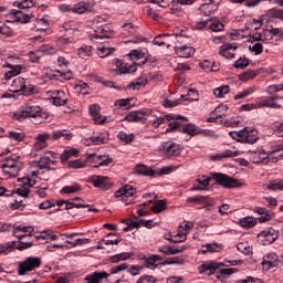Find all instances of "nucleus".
Returning <instances> with one entry per match:
<instances>
[{"label":"nucleus","instance_id":"nucleus-1","mask_svg":"<svg viewBox=\"0 0 283 283\" xmlns=\"http://www.w3.org/2000/svg\"><path fill=\"white\" fill-rule=\"evenodd\" d=\"M43 116V108L39 105L24 104L20 107L19 111L13 113V120H25V118H41Z\"/></svg>","mask_w":283,"mask_h":283},{"label":"nucleus","instance_id":"nucleus-2","mask_svg":"<svg viewBox=\"0 0 283 283\" xmlns=\"http://www.w3.org/2000/svg\"><path fill=\"white\" fill-rule=\"evenodd\" d=\"M1 169L4 176H8L9 178H17V176H19V171L23 169V163L19 160V156L12 155L2 163Z\"/></svg>","mask_w":283,"mask_h":283},{"label":"nucleus","instance_id":"nucleus-3","mask_svg":"<svg viewBox=\"0 0 283 283\" xmlns=\"http://www.w3.org/2000/svg\"><path fill=\"white\" fill-rule=\"evenodd\" d=\"M212 182H216L220 187H224V189H235L238 187H242V182H240L238 179L221 172H212Z\"/></svg>","mask_w":283,"mask_h":283},{"label":"nucleus","instance_id":"nucleus-4","mask_svg":"<svg viewBox=\"0 0 283 283\" xmlns=\"http://www.w3.org/2000/svg\"><path fill=\"white\" fill-rule=\"evenodd\" d=\"M41 266V258L28 256L18 265V275H25L30 271H34Z\"/></svg>","mask_w":283,"mask_h":283},{"label":"nucleus","instance_id":"nucleus-5","mask_svg":"<svg viewBox=\"0 0 283 283\" xmlns=\"http://www.w3.org/2000/svg\"><path fill=\"white\" fill-rule=\"evenodd\" d=\"M10 92H13V94L21 92L23 96H30V94H34V86L27 85L23 77H15L11 83Z\"/></svg>","mask_w":283,"mask_h":283},{"label":"nucleus","instance_id":"nucleus-6","mask_svg":"<svg viewBox=\"0 0 283 283\" xmlns=\"http://www.w3.org/2000/svg\"><path fill=\"white\" fill-rule=\"evenodd\" d=\"M114 63L116 67L119 70V74H134V72L138 70V65L140 67L145 65V63H147V57L142 59L138 63L133 62L132 64H127L122 60L115 59Z\"/></svg>","mask_w":283,"mask_h":283},{"label":"nucleus","instance_id":"nucleus-7","mask_svg":"<svg viewBox=\"0 0 283 283\" xmlns=\"http://www.w3.org/2000/svg\"><path fill=\"white\" fill-rule=\"evenodd\" d=\"M134 196H136V188L130 185H125L115 191V198H122V202H125V205H134V199L127 200V198H134Z\"/></svg>","mask_w":283,"mask_h":283},{"label":"nucleus","instance_id":"nucleus-8","mask_svg":"<svg viewBox=\"0 0 283 283\" xmlns=\"http://www.w3.org/2000/svg\"><path fill=\"white\" fill-rule=\"evenodd\" d=\"M158 150L164 156H180V146L174 142L161 143Z\"/></svg>","mask_w":283,"mask_h":283},{"label":"nucleus","instance_id":"nucleus-9","mask_svg":"<svg viewBox=\"0 0 283 283\" xmlns=\"http://www.w3.org/2000/svg\"><path fill=\"white\" fill-rule=\"evenodd\" d=\"M248 156L254 165H266L269 163V153L262 148L258 150H249Z\"/></svg>","mask_w":283,"mask_h":283},{"label":"nucleus","instance_id":"nucleus-10","mask_svg":"<svg viewBox=\"0 0 283 283\" xmlns=\"http://www.w3.org/2000/svg\"><path fill=\"white\" fill-rule=\"evenodd\" d=\"M87 182L90 185H93V187H95L96 189H108L109 185H112V181H109V177L98 175H93L88 177Z\"/></svg>","mask_w":283,"mask_h":283},{"label":"nucleus","instance_id":"nucleus-11","mask_svg":"<svg viewBox=\"0 0 283 283\" xmlns=\"http://www.w3.org/2000/svg\"><path fill=\"white\" fill-rule=\"evenodd\" d=\"M145 116H151V111L150 109L134 111V112H130L128 115H126L125 119L128 123H145V120H147Z\"/></svg>","mask_w":283,"mask_h":283},{"label":"nucleus","instance_id":"nucleus-12","mask_svg":"<svg viewBox=\"0 0 283 283\" xmlns=\"http://www.w3.org/2000/svg\"><path fill=\"white\" fill-rule=\"evenodd\" d=\"M7 17H10L11 21H17L19 23H30V20L32 19V14L23 13L21 10L11 9Z\"/></svg>","mask_w":283,"mask_h":283},{"label":"nucleus","instance_id":"nucleus-13","mask_svg":"<svg viewBox=\"0 0 283 283\" xmlns=\"http://www.w3.org/2000/svg\"><path fill=\"white\" fill-rule=\"evenodd\" d=\"M263 269L271 271V269H275L280 264V258L275 252H270L263 256V261L261 262Z\"/></svg>","mask_w":283,"mask_h":283},{"label":"nucleus","instance_id":"nucleus-14","mask_svg":"<svg viewBox=\"0 0 283 283\" xmlns=\"http://www.w3.org/2000/svg\"><path fill=\"white\" fill-rule=\"evenodd\" d=\"M87 160H92L93 163H96L93 167H107L112 165V158L106 157L105 155H96V154H87Z\"/></svg>","mask_w":283,"mask_h":283},{"label":"nucleus","instance_id":"nucleus-15","mask_svg":"<svg viewBox=\"0 0 283 283\" xmlns=\"http://www.w3.org/2000/svg\"><path fill=\"white\" fill-rule=\"evenodd\" d=\"M109 140L108 133H99L84 139V145H105Z\"/></svg>","mask_w":283,"mask_h":283},{"label":"nucleus","instance_id":"nucleus-16","mask_svg":"<svg viewBox=\"0 0 283 283\" xmlns=\"http://www.w3.org/2000/svg\"><path fill=\"white\" fill-rule=\"evenodd\" d=\"M34 233V228L32 226H14L13 227V235L18 238V240H23V238L28 235H32Z\"/></svg>","mask_w":283,"mask_h":283},{"label":"nucleus","instance_id":"nucleus-17","mask_svg":"<svg viewBox=\"0 0 283 283\" xmlns=\"http://www.w3.org/2000/svg\"><path fill=\"white\" fill-rule=\"evenodd\" d=\"M176 41V35L174 34H159L157 35L153 43L154 45H158V48H163V45H167V48H171V43Z\"/></svg>","mask_w":283,"mask_h":283},{"label":"nucleus","instance_id":"nucleus-18","mask_svg":"<svg viewBox=\"0 0 283 283\" xmlns=\"http://www.w3.org/2000/svg\"><path fill=\"white\" fill-rule=\"evenodd\" d=\"M259 238L264 242V244H273L277 240V231L273 228H269L259 233Z\"/></svg>","mask_w":283,"mask_h":283},{"label":"nucleus","instance_id":"nucleus-19","mask_svg":"<svg viewBox=\"0 0 283 283\" xmlns=\"http://www.w3.org/2000/svg\"><path fill=\"white\" fill-rule=\"evenodd\" d=\"M175 52L180 59H191L196 54V49L192 46L181 45L175 46Z\"/></svg>","mask_w":283,"mask_h":283},{"label":"nucleus","instance_id":"nucleus-20","mask_svg":"<svg viewBox=\"0 0 283 283\" xmlns=\"http://www.w3.org/2000/svg\"><path fill=\"white\" fill-rule=\"evenodd\" d=\"M51 101L56 107H61L67 103V95L63 91H52Z\"/></svg>","mask_w":283,"mask_h":283},{"label":"nucleus","instance_id":"nucleus-21","mask_svg":"<svg viewBox=\"0 0 283 283\" xmlns=\"http://www.w3.org/2000/svg\"><path fill=\"white\" fill-rule=\"evenodd\" d=\"M258 140H260L258 129L248 126L245 136L243 137V143H247L248 145H255Z\"/></svg>","mask_w":283,"mask_h":283},{"label":"nucleus","instance_id":"nucleus-22","mask_svg":"<svg viewBox=\"0 0 283 283\" xmlns=\"http://www.w3.org/2000/svg\"><path fill=\"white\" fill-rule=\"evenodd\" d=\"M109 277V274L105 271L102 272H93L92 274H88L85 276L86 283H101L102 280H107Z\"/></svg>","mask_w":283,"mask_h":283},{"label":"nucleus","instance_id":"nucleus-23","mask_svg":"<svg viewBox=\"0 0 283 283\" xmlns=\"http://www.w3.org/2000/svg\"><path fill=\"white\" fill-rule=\"evenodd\" d=\"M56 161L50 159L48 156H42L39 161L36 163V167L39 169H48V171H52V169H55Z\"/></svg>","mask_w":283,"mask_h":283},{"label":"nucleus","instance_id":"nucleus-24","mask_svg":"<svg viewBox=\"0 0 283 283\" xmlns=\"http://www.w3.org/2000/svg\"><path fill=\"white\" fill-rule=\"evenodd\" d=\"M94 7L90 2L81 1L74 4L72 12L75 14H84V12H92Z\"/></svg>","mask_w":283,"mask_h":283},{"label":"nucleus","instance_id":"nucleus-25","mask_svg":"<svg viewBox=\"0 0 283 283\" xmlns=\"http://www.w3.org/2000/svg\"><path fill=\"white\" fill-rule=\"evenodd\" d=\"M48 140H50V134L42 133L35 137L34 149L36 151L45 149L48 147Z\"/></svg>","mask_w":283,"mask_h":283},{"label":"nucleus","instance_id":"nucleus-26","mask_svg":"<svg viewBox=\"0 0 283 283\" xmlns=\"http://www.w3.org/2000/svg\"><path fill=\"white\" fill-rule=\"evenodd\" d=\"M101 107L96 104H93L90 106V114L93 117V120L95 122V125H103L105 123L106 118L101 116L99 114Z\"/></svg>","mask_w":283,"mask_h":283},{"label":"nucleus","instance_id":"nucleus-27","mask_svg":"<svg viewBox=\"0 0 283 283\" xmlns=\"http://www.w3.org/2000/svg\"><path fill=\"white\" fill-rule=\"evenodd\" d=\"M4 67H9V72L4 73V80L10 81V78H13V76H19L21 74V70H23L22 65H14L11 64L10 62L4 65Z\"/></svg>","mask_w":283,"mask_h":283},{"label":"nucleus","instance_id":"nucleus-28","mask_svg":"<svg viewBox=\"0 0 283 283\" xmlns=\"http://www.w3.org/2000/svg\"><path fill=\"white\" fill-rule=\"evenodd\" d=\"M230 50H238V44L228 43L220 46L219 54L224 56V59H235L233 53H230Z\"/></svg>","mask_w":283,"mask_h":283},{"label":"nucleus","instance_id":"nucleus-29","mask_svg":"<svg viewBox=\"0 0 283 283\" xmlns=\"http://www.w3.org/2000/svg\"><path fill=\"white\" fill-rule=\"evenodd\" d=\"M111 32L107 30V25L98 28L93 35L91 41H103V39H109Z\"/></svg>","mask_w":283,"mask_h":283},{"label":"nucleus","instance_id":"nucleus-30","mask_svg":"<svg viewBox=\"0 0 283 283\" xmlns=\"http://www.w3.org/2000/svg\"><path fill=\"white\" fill-rule=\"evenodd\" d=\"M227 112H229V106L227 105H219L218 107L214 108L213 111V116L216 117H210L208 120L209 123H213L217 118H223V116H227Z\"/></svg>","mask_w":283,"mask_h":283},{"label":"nucleus","instance_id":"nucleus-31","mask_svg":"<svg viewBox=\"0 0 283 283\" xmlns=\"http://www.w3.org/2000/svg\"><path fill=\"white\" fill-rule=\"evenodd\" d=\"M180 132L181 134H188V136H198V134H200V128H198L196 125L193 124H186L182 125L180 127Z\"/></svg>","mask_w":283,"mask_h":283},{"label":"nucleus","instance_id":"nucleus-32","mask_svg":"<svg viewBox=\"0 0 283 283\" xmlns=\"http://www.w3.org/2000/svg\"><path fill=\"white\" fill-rule=\"evenodd\" d=\"M135 174H137L138 176L154 177L157 172L145 165H137L135 168Z\"/></svg>","mask_w":283,"mask_h":283},{"label":"nucleus","instance_id":"nucleus-33","mask_svg":"<svg viewBox=\"0 0 283 283\" xmlns=\"http://www.w3.org/2000/svg\"><path fill=\"white\" fill-rule=\"evenodd\" d=\"M208 250H199V253L202 255H207V253H220L224 247L222 243L213 242V243H207Z\"/></svg>","mask_w":283,"mask_h":283},{"label":"nucleus","instance_id":"nucleus-34","mask_svg":"<svg viewBox=\"0 0 283 283\" xmlns=\"http://www.w3.org/2000/svg\"><path fill=\"white\" fill-rule=\"evenodd\" d=\"M52 138L54 140H59V138H64L65 140H72L74 138V134L67 129H62V130H54L52 133Z\"/></svg>","mask_w":283,"mask_h":283},{"label":"nucleus","instance_id":"nucleus-35","mask_svg":"<svg viewBox=\"0 0 283 283\" xmlns=\"http://www.w3.org/2000/svg\"><path fill=\"white\" fill-rule=\"evenodd\" d=\"M80 202H83V199L81 198H75V199H72L71 201H65V209L66 210H70V209H74V207L76 209H86L87 207H90V205H85V203H78Z\"/></svg>","mask_w":283,"mask_h":283},{"label":"nucleus","instance_id":"nucleus-36","mask_svg":"<svg viewBox=\"0 0 283 283\" xmlns=\"http://www.w3.org/2000/svg\"><path fill=\"white\" fill-rule=\"evenodd\" d=\"M92 54H93L92 45L83 44L77 50L78 57L84 59L85 61H87V59H90V56H92Z\"/></svg>","mask_w":283,"mask_h":283},{"label":"nucleus","instance_id":"nucleus-37","mask_svg":"<svg viewBox=\"0 0 283 283\" xmlns=\"http://www.w3.org/2000/svg\"><path fill=\"white\" fill-rule=\"evenodd\" d=\"M218 269H219L218 263L212 262V263H205L202 265H199L198 271L200 274L207 273V271H209L208 274L213 275V273H216V271H218Z\"/></svg>","mask_w":283,"mask_h":283},{"label":"nucleus","instance_id":"nucleus-38","mask_svg":"<svg viewBox=\"0 0 283 283\" xmlns=\"http://www.w3.org/2000/svg\"><path fill=\"white\" fill-rule=\"evenodd\" d=\"M213 181V177L203 176L202 179H198L200 186H193L191 191H205L209 187V182Z\"/></svg>","mask_w":283,"mask_h":283},{"label":"nucleus","instance_id":"nucleus-39","mask_svg":"<svg viewBox=\"0 0 283 283\" xmlns=\"http://www.w3.org/2000/svg\"><path fill=\"white\" fill-rule=\"evenodd\" d=\"M264 189L269 191H282L283 190V180L282 179H274L271 180L269 184L263 186Z\"/></svg>","mask_w":283,"mask_h":283},{"label":"nucleus","instance_id":"nucleus-40","mask_svg":"<svg viewBox=\"0 0 283 283\" xmlns=\"http://www.w3.org/2000/svg\"><path fill=\"white\" fill-rule=\"evenodd\" d=\"M163 260V256L158 254H153L149 258L145 260V266L146 269H150L151 271H155L158 265H156L157 262H160Z\"/></svg>","mask_w":283,"mask_h":283},{"label":"nucleus","instance_id":"nucleus-41","mask_svg":"<svg viewBox=\"0 0 283 283\" xmlns=\"http://www.w3.org/2000/svg\"><path fill=\"white\" fill-rule=\"evenodd\" d=\"M187 233L188 232H186V231L184 232L181 230H178L177 234H175L170 238L166 237V240H168V242H172V244H178L180 242H186Z\"/></svg>","mask_w":283,"mask_h":283},{"label":"nucleus","instance_id":"nucleus-42","mask_svg":"<svg viewBox=\"0 0 283 283\" xmlns=\"http://www.w3.org/2000/svg\"><path fill=\"white\" fill-rule=\"evenodd\" d=\"M239 224L243 229H253V227H255V224H258V220L253 217H244L239 220Z\"/></svg>","mask_w":283,"mask_h":283},{"label":"nucleus","instance_id":"nucleus-43","mask_svg":"<svg viewBox=\"0 0 283 283\" xmlns=\"http://www.w3.org/2000/svg\"><path fill=\"white\" fill-rule=\"evenodd\" d=\"M129 258H132V252H122L111 256L109 262L118 264V262H125V260H129Z\"/></svg>","mask_w":283,"mask_h":283},{"label":"nucleus","instance_id":"nucleus-44","mask_svg":"<svg viewBox=\"0 0 283 283\" xmlns=\"http://www.w3.org/2000/svg\"><path fill=\"white\" fill-rule=\"evenodd\" d=\"M147 85V78L138 77L137 80L130 82L127 85V90H140V87H145Z\"/></svg>","mask_w":283,"mask_h":283},{"label":"nucleus","instance_id":"nucleus-45","mask_svg":"<svg viewBox=\"0 0 283 283\" xmlns=\"http://www.w3.org/2000/svg\"><path fill=\"white\" fill-rule=\"evenodd\" d=\"M259 107H270L271 109H280L282 105L275 103L271 97H268L259 103Z\"/></svg>","mask_w":283,"mask_h":283},{"label":"nucleus","instance_id":"nucleus-46","mask_svg":"<svg viewBox=\"0 0 283 283\" xmlns=\"http://www.w3.org/2000/svg\"><path fill=\"white\" fill-rule=\"evenodd\" d=\"M38 52H42V54L52 55L57 54L59 50L50 44H43L38 48Z\"/></svg>","mask_w":283,"mask_h":283},{"label":"nucleus","instance_id":"nucleus-47","mask_svg":"<svg viewBox=\"0 0 283 283\" xmlns=\"http://www.w3.org/2000/svg\"><path fill=\"white\" fill-rule=\"evenodd\" d=\"M229 92H230L229 85H223L214 88L213 95L216 96V98H223L224 95L229 94Z\"/></svg>","mask_w":283,"mask_h":283},{"label":"nucleus","instance_id":"nucleus-48","mask_svg":"<svg viewBox=\"0 0 283 283\" xmlns=\"http://www.w3.org/2000/svg\"><path fill=\"white\" fill-rule=\"evenodd\" d=\"M83 188L78 184H74L72 186H65L61 189L60 193H77V191H81Z\"/></svg>","mask_w":283,"mask_h":283},{"label":"nucleus","instance_id":"nucleus-49","mask_svg":"<svg viewBox=\"0 0 283 283\" xmlns=\"http://www.w3.org/2000/svg\"><path fill=\"white\" fill-rule=\"evenodd\" d=\"M167 207V201L166 200H157L153 207H151V211H154V213H160L161 211H165Z\"/></svg>","mask_w":283,"mask_h":283},{"label":"nucleus","instance_id":"nucleus-50","mask_svg":"<svg viewBox=\"0 0 283 283\" xmlns=\"http://www.w3.org/2000/svg\"><path fill=\"white\" fill-rule=\"evenodd\" d=\"M253 92H255V86L248 87V88L243 90L242 92L238 93L234 96V101H240L242 98H247V96H251V94H253Z\"/></svg>","mask_w":283,"mask_h":283},{"label":"nucleus","instance_id":"nucleus-51","mask_svg":"<svg viewBox=\"0 0 283 283\" xmlns=\"http://www.w3.org/2000/svg\"><path fill=\"white\" fill-rule=\"evenodd\" d=\"M76 154H78V150L76 149L64 150L60 155V160L61 163H67L69 158H72V156H76Z\"/></svg>","mask_w":283,"mask_h":283},{"label":"nucleus","instance_id":"nucleus-52","mask_svg":"<svg viewBox=\"0 0 283 283\" xmlns=\"http://www.w3.org/2000/svg\"><path fill=\"white\" fill-rule=\"evenodd\" d=\"M258 76V71L250 70L239 75L240 81L247 82L251 81V78H255Z\"/></svg>","mask_w":283,"mask_h":283},{"label":"nucleus","instance_id":"nucleus-53","mask_svg":"<svg viewBox=\"0 0 283 283\" xmlns=\"http://www.w3.org/2000/svg\"><path fill=\"white\" fill-rule=\"evenodd\" d=\"M114 51H115L114 48H112V49H109L107 46H98L97 48L98 56L101 59H105V57L109 56V54H113Z\"/></svg>","mask_w":283,"mask_h":283},{"label":"nucleus","instance_id":"nucleus-54","mask_svg":"<svg viewBox=\"0 0 283 283\" xmlns=\"http://www.w3.org/2000/svg\"><path fill=\"white\" fill-rule=\"evenodd\" d=\"M12 196L13 198H15V196H20V198H28V196H30V188L20 186Z\"/></svg>","mask_w":283,"mask_h":283},{"label":"nucleus","instance_id":"nucleus-55","mask_svg":"<svg viewBox=\"0 0 283 283\" xmlns=\"http://www.w3.org/2000/svg\"><path fill=\"white\" fill-rule=\"evenodd\" d=\"M127 269H129V265L127 263H120L119 265L112 268L108 275L111 277L112 275H116L117 273H120L122 271H127Z\"/></svg>","mask_w":283,"mask_h":283},{"label":"nucleus","instance_id":"nucleus-56","mask_svg":"<svg viewBox=\"0 0 283 283\" xmlns=\"http://www.w3.org/2000/svg\"><path fill=\"white\" fill-rule=\"evenodd\" d=\"M237 249L244 255H251V252L253 251L249 243H238Z\"/></svg>","mask_w":283,"mask_h":283},{"label":"nucleus","instance_id":"nucleus-57","mask_svg":"<svg viewBox=\"0 0 283 283\" xmlns=\"http://www.w3.org/2000/svg\"><path fill=\"white\" fill-rule=\"evenodd\" d=\"M18 182H20V187H34V180H31L30 176L18 178Z\"/></svg>","mask_w":283,"mask_h":283},{"label":"nucleus","instance_id":"nucleus-58","mask_svg":"<svg viewBox=\"0 0 283 283\" xmlns=\"http://www.w3.org/2000/svg\"><path fill=\"white\" fill-rule=\"evenodd\" d=\"M187 202H192L193 205H207L209 202V197H190Z\"/></svg>","mask_w":283,"mask_h":283},{"label":"nucleus","instance_id":"nucleus-59","mask_svg":"<svg viewBox=\"0 0 283 283\" xmlns=\"http://www.w3.org/2000/svg\"><path fill=\"white\" fill-rule=\"evenodd\" d=\"M127 56L132 59V61H140L142 59H145V53L138 50L130 51Z\"/></svg>","mask_w":283,"mask_h":283},{"label":"nucleus","instance_id":"nucleus-60","mask_svg":"<svg viewBox=\"0 0 283 283\" xmlns=\"http://www.w3.org/2000/svg\"><path fill=\"white\" fill-rule=\"evenodd\" d=\"M132 98H122V99H117L115 102V107H125V109H129V107H132L130 103H132Z\"/></svg>","mask_w":283,"mask_h":283},{"label":"nucleus","instance_id":"nucleus-61","mask_svg":"<svg viewBox=\"0 0 283 283\" xmlns=\"http://www.w3.org/2000/svg\"><path fill=\"white\" fill-rule=\"evenodd\" d=\"M269 17L272 19H280V21H283V10L280 9H270L268 11Z\"/></svg>","mask_w":283,"mask_h":283},{"label":"nucleus","instance_id":"nucleus-62","mask_svg":"<svg viewBox=\"0 0 283 283\" xmlns=\"http://www.w3.org/2000/svg\"><path fill=\"white\" fill-rule=\"evenodd\" d=\"M272 154H273V156H276L275 160H282L283 159V144L275 146L272 150Z\"/></svg>","mask_w":283,"mask_h":283},{"label":"nucleus","instance_id":"nucleus-63","mask_svg":"<svg viewBox=\"0 0 283 283\" xmlns=\"http://www.w3.org/2000/svg\"><path fill=\"white\" fill-rule=\"evenodd\" d=\"M136 283H156V277L151 275H143L136 281Z\"/></svg>","mask_w":283,"mask_h":283},{"label":"nucleus","instance_id":"nucleus-64","mask_svg":"<svg viewBox=\"0 0 283 283\" xmlns=\"http://www.w3.org/2000/svg\"><path fill=\"white\" fill-rule=\"evenodd\" d=\"M235 283H262V280L253 276H248L243 280L235 281Z\"/></svg>","mask_w":283,"mask_h":283}]
</instances>
